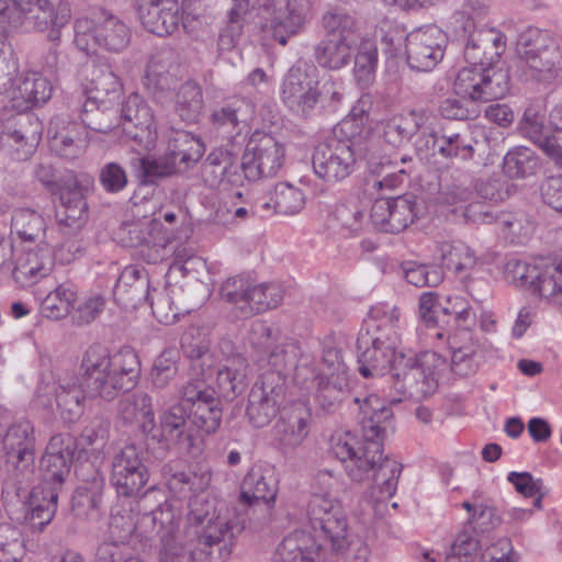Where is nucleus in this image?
<instances>
[{
	"label": "nucleus",
	"instance_id": "nucleus-39",
	"mask_svg": "<svg viewBox=\"0 0 562 562\" xmlns=\"http://www.w3.org/2000/svg\"><path fill=\"white\" fill-rule=\"evenodd\" d=\"M205 145L200 137L187 131H173L168 138L166 154L181 170L193 167L203 156Z\"/></svg>",
	"mask_w": 562,
	"mask_h": 562
},
{
	"label": "nucleus",
	"instance_id": "nucleus-18",
	"mask_svg": "<svg viewBox=\"0 0 562 562\" xmlns=\"http://www.w3.org/2000/svg\"><path fill=\"white\" fill-rule=\"evenodd\" d=\"M285 159V148L276 136L262 131H255L244 150L243 166L249 181L277 176Z\"/></svg>",
	"mask_w": 562,
	"mask_h": 562
},
{
	"label": "nucleus",
	"instance_id": "nucleus-5",
	"mask_svg": "<svg viewBox=\"0 0 562 562\" xmlns=\"http://www.w3.org/2000/svg\"><path fill=\"white\" fill-rule=\"evenodd\" d=\"M0 453L4 464V483L20 495L34 482L36 430L34 424L19 417L7 420L0 416Z\"/></svg>",
	"mask_w": 562,
	"mask_h": 562
},
{
	"label": "nucleus",
	"instance_id": "nucleus-10",
	"mask_svg": "<svg viewBox=\"0 0 562 562\" xmlns=\"http://www.w3.org/2000/svg\"><path fill=\"white\" fill-rule=\"evenodd\" d=\"M144 453L142 446L131 442L113 454L109 483L117 497L132 499L142 494L150 476Z\"/></svg>",
	"mask_w": 562,
	"mask_h": 562
},
{
	"label": "nucleus",
	"instance_id": "nucleus-56",
	"mask_svg": "<svg viewBox=\"0 0 562 562\" xmlns=\"http://www.w3.org/2000/svg\"><path fill=\"white\" fill-rule=\"evenodd\" d=\"M539 168L537 154L526 146L509 149L503 159V171L510 179H524L536 173Z\"/></svg>",
	"mask_w": 562,
	"mask_h": 562
},
{
	"label": "nucleus",
	"instance_id": "nucleus-2",
	"mask_svg": "<svg viewBox=\"0 0 562 562\" xmlns=\"http://www.w3.org/2000/svg\"><path fill=\"white\" fill-rule=\"evenodd\" d=\"M142 373L140 360L131 347L111 352L101 344H92L82 355L80 385H59L56 402L60 418L76 423L83 414V393L111 402L121 393L131 392Z\"/></svg>",
	"mask_w": 562,
	"mask_h": 562
},
{
	"label": "nucleus",
	"instance_id": "nucleus-29",
	"mask_svg": "<svg viewBox=\"0 0 562 562\" xmlns=\"http://www.w3.org/2000/svg\"><path fill=\"white\" fill-rule=\"evenodd\" d=\"M54 267L53 251L46 244L23 249L15 258L12 277L22 285H31L47 277Z\"/></svg>",
	"mask_w": 562,
	"mask_h": 562
},
{
	"label": "nucleus",
	"instance_id": "nucleus-49",
	"mask_svg": "<svg viewBox=\"0 0 562 562\" xmlns=\"http://www.w3.org/2000/svg\"><path fill=\"white\" fill-rule=\"evenodd\" d=\"M131 168L143 186L156 184L158 180L170 177L181 170L175 160L165 153L158 158H149L139 154L130 160Z\"/></svg>",
	"mask_w": 562,
	"mask_h": 562
},
{
	"label": "nucleus",
	"instance_id": "nucleus-38",
	"mask_svg": "<svg viewBox=\"0 0 562 562\" xmlns=\"http://www.w3.org/2000/svg\"><path fill=\"white\" fill-rule=\"evenodd\" d=\"M119 109L109 99L87 97L82 102L79 116L82 124L94 132L106 134L119 127Z\"/></svg>",
	"mask_w": 562,
	"mask_h": 562
},
{
	"label": "nucleus",
	"instance_id": "nucleus-22",
	"mask_svg": "<svg viewBox=\"0 0 562 562\" xmlns=\"http://www.w3.org/2000/svg\"><path fill=\"white\" fill-rule=\"evenodd\" d=\"M420 210L419 199L412 193L379 198L371 206L370 218L378 231L398 234L419 217Z\"/></svg>",
	"mask_w": 562,
	"mask_h": 562
},
{
	"label": "nucleus",
	"instance_id": "nucleus-64",
	"mask_svg": "<svg viewBox=\"0 0 562 562\" xmlns=\"http://www.w3.org/2000/svg\"><path fill=\"white\" fill-rule=\"evenodd\" d=\"M442 267L452 272H462L475 266L474 252L463 243H443L440 247Z\"/></svg>",
	"mask_w": 562,
	"mask_h": 562
},
{
	"label": "nucleus",
	"instance_id": "nucleus-54",
	"mask_svg": "<svg viewBox=\"0 0 562 562\" xmlns=\"http://www.w3.org/2000/svg\"><path fill=\"white\" fill-rule=\"evenodd\" d=\"M546 113L535 105L526 108L518 122L517 130L521 137L529 139L543 153L548 154L550 122L546 124Z\"/></svg>",
	"mask_w": 562,
	"mask_h": 562
},
{
	"label": "nucleus",
	"instance_id": "nucleus-13",
	"mask_svg": "<svg viewBox=\"0 0 562 562\" xmlns=\"http://www.w3.org/2000/svg\"><path fill=\"white\" fill-rule=\"evenodd\" d=\"M77 452V437L69 432L52 436L40 459L41 482L37 486H43L46 491L55 492L59 495L70 475Z\"/></svg>",
	"mask_w": 562,
	"mask_h": 562
},
{
	"label": "nucleus",
	"instance_id": "nucleus-63",
	"mask_svg": "<svg viewBox=\"0 0 562 562\" xmlns=\"http://www.w3.org/2000/svg\"><path fill=\"white\" fill-rule=\"evenodd\" d=\"M104 488L101 481H94V486H78L71 498V508L76 516L88 518L100 512Z\"/></svg>",
	"mask_w": 562,
	"mask_h": 562
},
{
	"label": "nucleus",
	"instance_id": "nucleus-1",
	"mask_svg": "<svg viewBox=\"0 0 562 562\" xmlns=\"http://www.w3.org/2000/svg\"><path fill=\"white\" fill-rule=\"evenodd\" d=\"M353 404L362 439L346 432L336 439L331 451L352 481H372V496L385 501L395 494L403 468L396 460L383 456L382 441L389 430H394L393 411L376 394L356 396Z\"/></svg>",
	"mask_w": 562,
	"mask_h": 562
},
{
	"label": "nucleus",
	"instance_id": "nucleus-30",
	"mask_svg": "<svg viewBox=\"0 0 562 562\" xmlns=\"http://www.w3.org/2000/svg\"><path fill=\"white\" fill-rule=\"evenodd\" d=\"M160 474L168 490L176 496L182 497L188 493L203 492L209 487L212 473L206 468H200L199 471H191L179 460L166 462Z\"/></svg>",
	"mask_w": 562,
	"mask_h": 562
},
{
	"label": "nucleus",
	"instance_id": "nucleus-37",
	"mask_svg": "<svg viewBox=\"0 0 562 562\" xmlns=\"http://www.w3.org/2000/svg\"><path fill=\"white\" fill-rule=\"evenodd\" d=\"M313 0H288L284 11L274 12L270 20L271 36L281 45L297 34L306 22Z\"/></svg>",
	"mask_w": 562,
	"mask_h": 562
},
{
	"label": "nucleus",
	"instance_id": "nucleus-51",
	"mask_svg": "<svg viewBox=\"0 0 562 562\" xmlns=\"http://www.w3.org/2000/svg\"><path fill=\"white\" fill-rule=\"evenodd\" d=\"M89 98L109 99L115 102L122 90V83L113 71L112 67L105 63L92 64L88 76Z\"/></svg>",
	"mask_w": 562,
	"mask_h": 562
},
{
	"label": "nucleus",
	"instance_id": "nucleus-17",
	"mask_svg": "<svg viewBox=\"0 0 562 562\" xmlns=\"http://www.w3.org/2000/svg\"><path fill=\"white\" fill-rule=\"evenodd\" d=\"M447 45V33L435 24L413 30L404 41L407 66L418 72L431 71L443 59Z\"/></svg>",
	"mask_w": 562,
	"mask_h": 562
},
{
	"label": "nucleus",
	"instance_id": "nucleus-46",
	"mask_svg": "<svg viewBox=\"0 0 562 562\" xmlns=\"http://www.w3.org/2000/svg\"><path fill=\"white\" fill-rule=\"evenodd\" d=\"M116 412L125 424H133L142 417L143 422L139 428L144 435L153 429V418L155 416L153 397L144 391H136L121 397L117 402Z\"/></svg>",
	"mask_w": 562,
	"mask_h": 562
},
{
	"label": "nucleus",
	"instance_id": "nucleus-26",
	"mask_svg": "<svg viewBox=\"0 0 562 562\" xmlns=\"http://www.w3.org/2000/svg\"><path fill=\"white\" fill-rule=\"evenodd\" d=\"M149 276L138 266H127L119 276L113 289L115 302L124 310H135L148 302L156 315L154 296L150 294Z\"/></svg>",
	"mask_w": 562,
	"mask_h": 562
},
{
	"label": "nucleus",
	"instance_id": "nucleus-47",
	"mask_svg": "<svg viewBox=\"0 0 562 562\" xmlns=\"http://www.w3.org/2000/svg\"><path fill=\"white\" fill-rule=\"evenodd\" d=\"M359 351L358 357V371L361 376L378 378L384 376L390 373V378L393 374V367L400 356L401 351L397 350H384L383 347L379 346H367L357 347Z\"/></svg>",
	"mask_w": 562,
	"mask_h": 562
},
{
	"label": "nucleus",
	"instance_id": "nucleus-44",
	"mask_svg": "<svg viewBox=\"0 0 562 562\" xmlns=\"http://www.w3.org/2000/svg\"><path fill=\"white\" fill-rule=\"evenodd\" d=\"M531 291L554 305H562V259L538 261Z\"/></svg>",
	"mask_w": 562,
	"mask_h": 562
},
{
	"label": "nucleus",
	"instance_id": "nucleus-31",
	"mask_svg": "<svg viewBox=\"0 0 562 562\" xmlns=\"http://www.w3.org/2000/svg\"><path fill=\"white\" fill-rule=\"evenodd\" d=\"M307 375L315 383L313 401L317 411L324 414L336 413L349 396V375L316 374L314 368L310 369Z\"/></svg>",
	"mask_w": 562,
	"mask_h": 562
},
{
	"label": "nucleus",
	"instance_id": "nucleus-15",
	"mask_svg": "<svg viewBox=\"0 0 562 562\" xmlns=\"http://www.w3.org/2000/svg\"><path fill=\"white\" fill-rule=\"evenodd\" d=\"M307 518L314 531L330 546L333 553H341L348 546V524L341 504L322 494L311 497L307 505Z\"/></svg>",
	"mask_w": 562,
	"mask_h": 562
},
{
	"label": "nucleus",
	"instance_id": "nucleus-53",
	"mask_svg": "<svg viewBox=\"0 0 562 562\" xmlns=\"http://www.w3.org/2000/svg\"><path fill=\"white\" fill-rule=\"evenodd\" d=\"M140 524L145 526L151 524L160 541L168 542L176 538L179 530L180 515L173 505L165 499L150 512L143 514Z\"/></svg>",
	"mask_w": 562,
	"mask_h": 562
},
{
	"label": "nucleus",
	"instance_id": "nucleus-8",
	"mask_svg": "<svg viewBox=\"0 0 562 562\" xmlns=\"http://www.w3.org/2000/svg\"><path fill=\"white\" fill-rule=\"evenodd\" d=\"M279 479L266 463H255L245 474L234 506L246 518V527L258 531L271 522Z\"/></svg>",
	"mask_w": 562,
	"mask_h": 562
},
{
	"label": "nucleus",
	"instance_id": "nucleus-41",
	"mask_svg": "<svg viewBox=\"0 0 562 562\" xmlns=\"http://www.w3.org/2000/svg\"><path fill=\"white\" fill-rule=\"evenodd\" d=\"M248 361L238 355L216 372V393L221 398L232 402L240 395L248 385Z\"/></svg>",
	"mask_w": 562,
	"mask_h": 562
},
{
	"label": "nucleus",
	"instance_id": "nucleus-60",
	"mask_svg": "<svg viewBox=\"0 0 562 562\" xmlns=\"http://www.w3.org/2000/svg\"><path fill=\"white\" fill-rule=\"evenodd\" d=\"M322 23L326 30L327 37H336L339 40L359 42V33L356 20L352 15L340 9H333L327 11L323 18Z\"/></svg>",
	"mask_w": 562,
	"mask_h": 562
},
{
	"label": "nucleus",
	"instance_id": "nucleus-12",
	"mask_svg": "<svg viewBox=\"0 0 562 562\" xmlns=\"http://www.w3.org/2000/svg\"><path fill=\"white\" fill-rule=\"evenodd\" d=\"M509 69L501 61L486 67L460 69L454 80V91L479 102H490L504 98L509 91Z\"/></svg>",
	"mask_w": 562,
	"mask_h": 562
},
{
	"label": "nucleus",
	"instance_id": "nucleus-43",
	"mask_svg": "<svg viewBox=\"0 0 562 562\" xmlns=\"http://www.w3.org/2000/svg\"><path fill=\"white\" fill-rule=\"evenodd\" d=\"M58 496L43 486H34L31 490L25 521L32 530L42 532L52 522L57 512Z\"/></svg>",
	"mask_w": 562,
	"mask_h": 562
},
{
	"label": "nucleus",
	"instance_id": "nucleus-24",
	"mask_svg": "<svg viewBox=\"0 0 562 562\" xmlns=\"http://www.w3.org/2000/svg\"><path fill=\"white\" fill-rule=\"evenodd\" d=\"M400 315L396 306L386 303L372 306L358 334L357 347L373 345L383 347L384 350H397L400 335L396 324Z\"/></svg>",
	"mask_w": 562,
	"mask_h": 562
},
{
	"label": "nucleus",
	"instance_id": "nucleus-19",
	"mask_svg": "<svg viewBox=\"0 0 562 562\" xmlns=\"http://www.w3.org/2000/svg\"><path fill=\"white\" fill-rule=\"evenodd\" d=\"M71 18L67 0H31L22 2L21 32H48L47 38L58 44L61 30Z\"/></svg>",
	"mask_w": 562,
	"mask_h": 562
},
{
	"label": "nucleus",
	"instance_id": "nucleus-45",
	"mask_svg": "<svg viewBox=\"0 0 562 562\" xmlns=\"http://www.w3.org/2000/svg\"><path fill=\"white\" fill-rule=\"evenodd\" d=\"M10 235L21 243L44 244L46 222L41 213L29 207L12 211Z\"/></svg>",
	"mask_w": 562,
	"mask_h": 562
},
{
	"label": "nucleus",
	"instance_id": "nucleus-58",
	"mask_svg": "<svg viewBox=\"0 0 562 562\" xmlns=\"http://www.w3.org/2000/svg\"><path fill=\"white\" fill-rule=\"evenodd\" d=\"M213 375H194L190 378L180 389L181 403L187 409L199 404L214 405L220 397L216 390L210 384Z\"/></svg>",
	"mask_w": 562,
	"mask_h": 562
},
{
	"label": "nucleus",
	"instance_id": "nucleus-48",
	"mask_svg": "<svg viewBox=\"0 0 562 562\" xmlns=\"http://www.w3.org/2000/svg\"><path fill=\"white\" fill-rule=\"evenodd\" d=\"M368 171L378 178L372 180V188L394 189L403 183L413 171V167L398 168L397 162H392L385 156L366 155Z\"/></svg>",
	"mask_w": 562,
	"mask_h": 562
},
{
	"label": "nucleus",
	"instance_id": "nucleus-57",
	"mask_svg": "<svg viewBox=\"0 0 562 562\" xmlns=\"http://www.w3.org/2000/svg\"><path fill=\"white\" fill-rule=\"evenodd\" d=\"M447 342L451 349V362L448 364L451 372L460 378L474 374L481 358L479 346L474 344L458 346L456 335H448Z\"/></svg>",
	"mask_w": 562,
	"mask_h": 562
},
{
	"label": "nucleus",
	"instance_id": "nucleus-28",
	"mask_svg": "<svg viewBox=\"0 0 562 562\" xmlns=\"http://www.w3.org/2000/svg\"><path fill=\"white\" fill-rule=\"evenodd\" d=\"M506 37L496 29H481L464 44V58L469 67H486L501 63Z\"/></svg>",
	"mask_w": 562,
	"mask_h": 562
},
{
	"label": "nucleus",
	"instance_id": "nucleus-11",
	"mask_svg": "<svg viewBox=\"0 0 562 562\" xmlns=\"http://www.w3.org/2000/svg\"><path fill=\"white\" fill-rule=\"evenodd\" d=\"M288 385L279 373H261L252 384L246 417L255 428L268 426L286 405Z\"/></svg>",
	"mask_w": 562,
	"mask_h": 562
},
{
	"label": "nucleus",
	"instance_id": "nucleus-61",
	"mask_svg": "<svg viewBox=\"0 0 562 562\" xmlns=\"http://www.w3.org/2000/svg\"><path fill=\"white\" fill-rule=\"evenodd\" d=\"M76 300V292L71 284L63 283L47 294L41 304V313L46 318L60 319L70 312Z\"/></svg>",
	"mask_w": 562,
	"mask_h": 562
},
{
	"label": "nucleus",
	"instance_id": "nucleus-21",
	"mask_svg": "<svg viewBox=\"0 0 562 562\" xmlns=\"http://www.w3.org/2000/svg\"><path fill=\"white\" fill-rule=\"evenodd\" d=\"M472 143L473 140L464 134L446 130L438 131L428 124L427 130H424L420 137L414 139L413 145L422 158L434 157L453 162L473 158L475 149Z\"/></svg>",
	"mask_w": 562,
	"mask_h": 562
},
{
	"label": "nucleus",
	"instance_id": "nucleus-20",
	"mask_svg": "<svg viewBox=\"0 0 562 562\" xmlns=\"http://www.w3.org/2000/svg\"><path fill=\"white\" fill-rule=\"evenodd\" d=\"M357 155L350 145L340 142L338 137H328L314 148L313 170L328 184L341 183L355 172Z\"/></svg>",
	"mask_w": 562,
	"mask_h": 562
},
{
	"label": "nucleus",
	"instance_id": "nucleus-16",
	"mask_svg": "<svg viewBox=\"0 0 562 562\" xmlns=\"http://www.w3.org/2000/svg\"><path fill=\"white\" fill-rule=\"evenodd\" d=\"M116 235L122 246L137 248L147 263L156 265L168 257V232L156 218L123 223Z\"/></svg>",
	"mask_w": 562,
	"mask_h": 562
},
{
	"label": "nucleus",
	"instance_id": "nucleus-14",
	"mask_svg": "<svg viewBox=\"0 0 562 562\" xmlns=\"http://www.w3.org/2000/svg\"><path fill=\"white\" fill-rule=\"evenodd\" d=\"M93 187V178L88 175L69 176L61 180L57 190L59 205L55 217L61 234H70L85 228L88 220L87 196Z\"/></svg>",
	"mask_w": 562,
	"mask_h": 562
},
{
	"label": "nucleus",
	"instance_id": "nucleus-6",
	"mask_svg": "<svg viewBox=\"0 0 562 562\" xmlns=\"http://www.w3.org/2000/svg\"><path fill=\"white\" fill-rule=\"evenodd\" d=\"M514 75L520 81H547L562 68V45L548 30L529 26L518 34Z\"/></svg>",
	"mask_w": 562,
	"mask_h": 562
},
{
	"label": "nucleus",
	"instance_id": "nucleus-34",
	"mask_svg": "<svg viewBox=\"0 0 562 562\" xmlns=\"http://www.w3.org/2000/svg\"><path fill=\"white\" fill-rule=\"evenodd\" d=\"M428 116L424 111L412 110L390 116L382 122L383 139L394 148L409 143L413 137H420L428 126Z\"/></svg>",
	"mask_w": 562,
	"mask_h": 562
},
{
	"label": "nucleus",
	"instance_id": "nucleus-40",
	"mask_svg": "<svg viewBox=\"0 0 562 562\" xmlns=\"http://www.w3.org/2000/svg\"><path fill=\"white\" fill-rule=\"evenodd\" d=\"M358 47V42L339 40L336 37H325L318 42L313 52L317 65L328 70H339L349 65L353 53Z\"/></svg>",
	"mask_w": 562,
	"mask_h": 562
},
{
	"label": "nucleus",
	"instance_id": "nucleus-50",
	"mask_svg": "<svg viewBox=\"0 0 562 562\" xmlns=\"http://www.w3.org/2000/svg\"><path fill=\"white\" fill-rule=\"evenodd\" d=\"M204 110V99L201 86L187 80L175 93V112L179 117L188 123H198Z\"/></svg>",
	"mask_w": 562,
	"mask_h": 562
},
{
	"label": "nucleus",
	"instance_id": "nucleus-52",
	"mask_svg": "<svg viewBox=\"0 0 562 562\" xmlns=\"http://www.w3.org/2000/svg\"><path fill=\"white\" fill-rule=\"evenodd\" d=\"M283 299V290L277 283H251L248 299L244 303L241 318H248L277 307Z\"/></svg>",
	"mask_w": 562,
	"mask_h": 562
},
{
	"label": "nucleus",
	"instance_id": "nucleus-62",
	"mask_svg": "<svg viewBox=\"0 0 562 562\" xmlns=\"http://www.w3.org/2000/svg\"><path fill=\"white\" fill-rule=\"evenodd\" d=\"M273 211L278 214L291 216L300 213L305 205L303 191L288 182L276 184L271 195Z\"/></svg>",
	"mask_w": 562,
	"mask_h": 562
},
{
	"label": "nucleus",
	"instance_id": "nucleus-4",
	"mask_svg": "<svg viewBox=\"0 0 562 562\" xmlns=\"http://www.w3.org/2000/svg\"><path fill=\"white\" fill-rule=\"evenodd\" d=\"M308 70L316 68L301 61L289 69L281 86L282 103L303 119L337 112L344 99L341 82L330 76L315 80Z\"/></svg>",
	"mask_w": 562,
	"mask_h": 562
},
{
	"label": "nucleus",
	"instance_id": "nucleus-7",
	"mask_svg": "<svg viewBox=\"0 0 562 562\" xmlns=\"http://www.w3.org/2000/svg\"><path fill=\"white\" fill-rule=\"evenodd\" d=\"M447 369L446 358L435 351L400 352L393 367L392 386L405 398L420 402L436 392Z\"/></svg>",
	"mask_w": 562,
	"mask_h": 562
},
{
	"label": "nucleus",
	"instance_id": "nucleus-23",
	"mask_svg": "<svg viewBox=\"0 0 562 562\" xmlns=\"http://www.w3.org/2000/svg\"><path fill=\"white\" fill-rule=\"evenodd\" d=\"M119 126L139 148L149 150L156 140L155 116L148 102L137 92L131 93L119 109Z\"/></svg>",
	"mask_w": 562,
	"mask_h": 562
},
{
	"label": "nucleus",
	"instance_id": "nucleus-36",
	"mask_svg": "<svg viewBox=\"0 0 562 562\" xmlns=\"http://www.w3.org/2000/svg\"><path fill=\"white\" fill-rule=\"evenodd\" d=\"M326 547L312 533L295 530L278 546L281 562H323Z\"/></svg>",
	"mask_w": 562,
	"mask_h": 562
},
{
	"label": "nucleus",
	"instance_id": "nucleus-35",
	"mask_svg": "<svg viewBox=\"0 0 562 562\" xmlns=\"http://www.w3.org/2000/svg\"><path fill=\"white\" fill-rule=\"evenodd\" d=\"M42 135L38 119L31 115H20L8 122L0 142H12L15 146V159L25 160L36 149Z\"/></svg>",
	"mask_w": 562,
	"mask_h": 562
},
{
	"label": "nucleus",
	"instance_id": "nucleus-32",
	"mask_svg": "<svg viewBox=\"0 0 562 562\" xmlns=\"http://www.w3.org/2000/svg\"><path fill=\"white\" fill-rule=\"evenodd\" d=\"M300 353V346L293 340L274 346L269 350L267 356L269 369L265 370L262 373H279L284 380V383H286L289 373L294 370V379L297 382H306L308 380L307 372L311 369L310 364L312 363V359L307 356H303L299 360Z\"/></svg>",
	"mask_w": 562,
	"mask_h": 562
},
{
	"label": "nucleus",
	"instance_id": "nucleus-55",
	"mask_svg": "<svg viewBox=\"0 0 562 562\" xmlns=\"http://www.w3.org/2000/svg\"><path fill=\"white\" fill-rule=\"evenodd\" d=\"M370 135L371 130L364 126L361 121L355 117H349L338 123L334 128L333 137H338L340 142L350 145V149H355L358 155L364 150L363 157L366 158L368 153L374 155V145L369 139Z\"/></svg>",
	"mask_w": 562,
	"mask_h": 562
},
{
	"label": "nucleus",
	"instance_id": "nucleus-3",
	"mask_svg": "<svg viewBox=\"0 0 562 562\" xmlns=\"http://www.w3.org/2000/svg\"><path fill=\"white\" fill-rule=\"evenodd\" d=\"M187 550L192 562H225L234 538L246 529V518L235 509L217 513L215 502L195 494L188 504Z\"/></svg>",
	"mask_w": 562,
	"mask_h": 562
},
{
	"label": "nucleus",
	"instance_id": "nucleus-42",
	"mask_svg": "<svg viewBox=\"0 0 562 562\" xmlns=\"http://www.w3.org/2000/svg\"><path fill=\"white\" fill-rule=\"evenodd\" d=\"M53 92L52 82L40 72H27L18 79V85L12 93L14 106L27 110L34 105L46 103Z\"/></svg>",
	"mask_w": 562,
	"mask_h": 562
},
{
	"label": "nucleus",
	"instance_id": "nucleus-27",
	"mask_svg": "<svg viewBox=\"0 0 562 562\" xmlns=\"http://www.w3.org/2000/svg\"><path fill=\"white\" fill-rule=\"evenodd\" d=\"M178 70L179 65L176 64L171 50H164L151 57L147 65L144 86L157 103L164 104L171 98Z\"/></svg>",
	"mask_w": 562,
	"mask_h": 562
},
{
	"label": "nucleus",
	"instance_id": "nucleus-59",
	"mask_svg": "<svg viewBox=\"0 0 562 562\" xmlns=\"http://www.w3.org/2000/svg\"><path fill=\"white\" fill-rule=\"evenodd\" d=\"M357 53H353L355 78L361 87L369 86L378 66V48L374 42L367 40L358 43Z\"/></svg>",
	"mask_w": 562,
	"mask_h": 562
},
{
	"label": "nucleus",
	"instance_id": "nucleus-25",
	"mask_svg": "<svg viewBox=\"0 0 562 562\" xmlns=\"http://www.w3.org/2000/svg\"><path fill=\"white\" fill-rule=\"evenodd\" d=\"M134 7L142 25L158 36L171 35L182 21L178 0H134Z\"/></svg>",
	"mask_w": 562,
	"mask_h": 562
},
{
	"label": "nucleus",
	"instance_id": "nucleus-33",
	"mask_svg": "<svg viewBox=\"0 0 562 562\" xmlns=\"http://www.w3.org/2000/svg\"><path fill=\"white\" fill-rule=\"evenodd\" d=\"M188 422L190 416L187 407L180 403L175 404L160 414L159 427L156 426L155 417L153 418V429L145 437L161 448L169 449L189 437Z\"/></svg>",
	"mask_w": 562,
	"mask_h": 562
},
{
	"label": "nucleus",
	"instance_id": "nucleus-9",
	"mask_svg": "<svg viewBox=\"0 0 562 562\" xmlns=\"http://www.w3.org/2000/svg\"><path fill=\"white\" fill-rule=\"evenodd\" d=\"M75 43L80 49L88 50V37L109 52L120 53L131 41V30L119 16L105 9L92 10L89 15L75 21Z\"/></svg>",
	"mask_w": 562,
	"mask_h": 562
}]
</instances>
